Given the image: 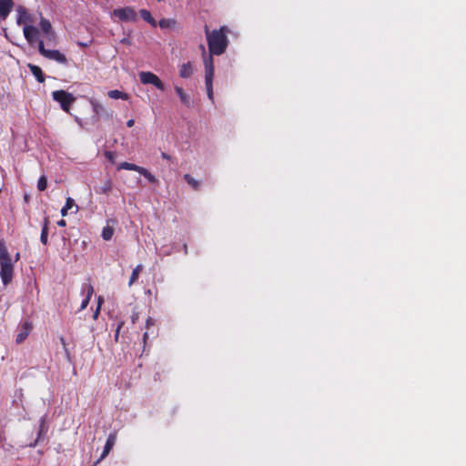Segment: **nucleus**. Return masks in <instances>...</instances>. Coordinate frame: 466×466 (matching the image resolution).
<instances>
[{"label": "nucleus", "mask_w": 466, "mask_h": 466, "mask_svg": "<svg viewBox=\"0 0 466 466\" xmlns=\"http://www.w3.org/2000/svg\"><path fill=\"white\" fill-rule=\"evenodd\" d=\"M204 29L209 52V56L204 58L205 84L208 96L210 100H213V56H221L226 52L229 43L228 38L229 29L228 26L222 25L218 29L210 30L207 25Z\"/></svg>", "instance_id": "nucleus-1"}, {"label": "nucleus", "mask_w": 466, "mask_h": 466, "mask_svg": "<svg viewBox=\"0 0 466 466\" xmlns=\"http://www.w3.org/2000/svg\"><path fill=\"white\" fill-rule=\"evenodd\" d=\"M52 97L60 104L61 108L66 113H69L70 106L76 101L75 96L65 90H56L52 92Z\"/></svg>", "instance_id": "nucleus-2"}, {"label": "nucleus", "mask_w": 466, "mask_h": 466, "mask_svg": "<svg viewBox=\"0 0 466 466\" xmlns=\"http://www.w3.org/2000/svg\"><path fill=\"white\" fill-rule=\"evenodd\" d=\"M38 51L46 58L54 60L59 64L66 65L67 58L58 50H49L45 47L43 40L38 41Z\"/></svg>", "instance_id": "nucleus-3"}, {"label": "nucleus", "mask_w": 466, "mask_h": 466, "mask_svg": "<svg viewBox=\"0 0 466 466\" xmlns=\"http://www.w3.org/2000/svg\"><path fill=\"white\" fill-rule=\"evenodd\" d=\"M14 277V262L12 259L0 261V278L5 286L10 284Z\"/></svg>", "instance_id": "nucleus-4"}, {"label": "nucleus", "mask_w": 466, "mask_h": 466, "mask_svg": "<svg viewBox=\"0 0 466 466\" xmlns=\"http://www.w3.org/2000/svg\"><path fill=\"white\" fill-rule=\"evenodd\" d=\"M140 82L144 85H153L157 89L163 91L165 89V86L160 78L152 72L143 71L139 73Z\"/></svg>", "instance_id": "nucleus-5"}, {"label": "nucleus", "mask_w": 466, "mask_h": 466, "mask_svg": "<svg viewBox=\"0 0 466 466\" xmlns=\"http://www.w3.org/2000/svg\"><path fill=\"white\" fill-rule=\"evenodd\" d=\"M113 15L121 21H136L137 13L132 7L116 8L113 11Z\"/></svg>", "instance_id": "nucleus-6"}, {"label": "nucleus", "mask_w": 466, "mask_h": 466, "mask_svg": "<svg viewBox=\"0 0 466 466\" xmlns=\"http://www.w3.org/2000/svg\"><path fill=\"white\" fill-rule=\"evenodd\" d=\"M116 436L115 433H110L106 439V444L104 446L103 452L99 459L95 462V466L99 463L102 460H104L109 452L112 451L115 443H116Z\"/></svg>", "instance_id": "nucleus-7"}, {"label": "nucleus", "mask_w": 466, "mask_h": 466, "mask_svg": "<svg viewBox=\"0 0 466 466\" xmlns=\"http://www.w3.org/2000/svg\"><path fill=\"white\" fill-rule=\"evenodd\" d=\"M38 35L39 31L36 27L33 25H25L24 27V35L31 46H33L35 42L38 43Z\"/></svg>", "instance_id": "nucleus-8"}, {"label": "nucleus", "mask_w": 466, "mask_h": 466, "mask_svg": "<svg viewBox=\"0 0 466 466\" xmlns=\"http://www.w3.org/2000/svg\"><path fill=\"white\" fill-rule=\"evenodd\" d=\"M13 0H0V20H5L14 7Z\"/></svg>", "instance_id": "nucleus-9"}, {"label": "nucleus", "mask_w": 466, "mask_h": 466, "mask_svg": "<svg viewBox=\"0 0 466 466\" xmlns=\"http://www.w3.org/2000/svg\"><path fill=\"white\" fill-rule=\"evenodd\" d=\"M32 329V324L30 322H24L20 328L18 334L16 335L15 342L17 344L22 343L29 335Z\"/></svg>", "instance_id": "nucleus-10"}, {"label": "nucleus", "mask_w": 466, "mask_h": 466, "mask_svg": "<svg viewBox=\"0 0 466 466\" xmlns=\"http://www.w3.org/2000/svg\"><path fill=\"white\" fill-rule=\"evenodd\" d=\"M113 189V182L111 179L105 180L100 186L95 187L96 194L108 195Z\"/></svg>", "instance_id": "nucleus-11"}, {"label": "nucleus", "mask_w": 466, "mask_h": 466, "mask_svg": "<svg viewBox=\"0 0 466 466\" xmlns=\"http://www.w3.org/2000/svg\"><path fill=\"white\" fill-rule=\"evenodd\" d=\"M27 66H28L30 72L33 74V76L36 78V80L39 83L45 82V76H44V73L40 66L33 65V64H28Z\"/></svg>", "instance_id": "nucleus-12"}, {"label": "nucleus", "mask_w": 466, "mask_h": 466, "mask_svg": "<svg viewBox=\"0 0 466 466\" xmlns=\"http://www.w3.org/2000/svg\"><path fill=\"white\" fill-rule=\"evenodd\" d=\"M175 91L179 96L181 103L187 107H189L191 106V100L188 94H187L182 87L177 86H175Z\"/></svg>", "instance_id": "nucleus-13"}, {"label": "nucleus", "mask_w": 466, "mask_h": 466, "mask_svg": "<svg viewBox=\"0 0 466 466\" xmlns=\"http://www.w3.org/2000/svg\"><path fill=\"white\" fill-rule=\"evenodd\" d=\"M49 218L47 217L45 218L40 236V241L44 244H47L48 239V230H49Z\"/></svg>", "instance_id": "nucleus-14"}, {"label": "nucleus", "mask_w": 466, "mask_h": 466, "mask_svg": "<svg viewBox=\"0 0 466 466\" xmlns=\"http://www.w3.org/2000/svg\"><path fill=\"white\" fill-rule=\"evenodd\" d=\"M193 74V68L190 62L185 63L181 66L179 70V76L182 78H188Z\"/></svg>", "instance_id": "nucleus-15"}, {"label": "nucleus", "mask_w": 466, "mask_h": 466, "mask_svg": "<svg viewBox=\"0 0 466 466\" xmlns=\"http://www.w3.org/2000/svg\"><path fill=\"white\" fill-rule=\"evenodd\" d=\"M74 207L76 208V211L75 212H77L78 207L76 205L75 200L72 198H67L66 200L65 206L61 209V215L63 217H66L67 215L68 211L71 208H73Z\"/></svg>", "instance_id": "nucleus-16"}, {"label": "nucleus", "mask_w": 466, "mask_h": 466, "mask_svg": "<svg viewBox=\"0 0 466 466\" xmlns=\"http://www.w3.org/2000/svg\"><path fill=\"white\" fill-rule=\"evenodd\" d=\"M143 270V265L138 264L132 271L128 286L131 287L139 278L141 271Z\"/></svg>", "instance_id": "nucleus-17"}, {"label": "nucleus", "mask_w": 466, "mask_h": 466, "mask_svg": "<svg viewBox=\"0 0 466 466\" xmlns=\"http://www.w3.org/2000/svg\"><path fill=\"white\" fill-rule=\"evenodd\" d=\"M12 259L5 243L3 239L0 240V261Z\"/></svg>", "instance_id": "nucleus-18"}, {"label": "nucleus", "mask_w": 466, "mask_h": 466, "mask_svg": "<svg viewBox=\"0 0 466 466\" xmlns=\"http://www.w3.org/2000/svg\"><path fill=\"white\" fill-rule=\"evenodd\" d=\"M107 96L112 99H128V95L127 93H124L116 89L108 91Z\"/></svg>", "instance_id": "nucleus-19"}, {"label": "nucleus", "mask_w": 466, "mask_h": 466, "mask_svg": "<svg viewBox=\"0 0 466 466\" xmlns=\"http://www.w3.org/2000/svg\"><path fill=\"white\" fill-rule=\"evenodd\" d=\"M142 167L140 166H137L136 164H133V163H129V162H122L118 165L117 167V169L118 170H121V169H126V170H132V171H137L139 173V170Z\"/></svg>", "instance_id": "nucleus-20"}, {"label": "nucleus", "mask_w": 466, "mask_h": 466, "mask_svg": "<svg viewBox=\"0 0 466 466\" xmlns=\"http://www.w3.org/2000/svg\"><path fill=\"white\" fill-rule=\"evenodd\" d=\"M139 14L142 17L143 20H145L146 22L149 23L152 26H156L157 25V22L156 20L152 17L151 14L149 11L146 10V9H141L139 11Z\"/></svg>", "instance_id": "nucleus-21"}, {"label": "nucleus", "mask_w": 466, "mask_h": 466, "mask_svg": "<svg viewBox=\"0 0 466 466\" xmlns=\"http://www.w3.org/2000/svg\"><path fill=\"white\" fill-rule=\"evenodd\" d=\"M139 174L142 175L145 178H147L152 184L158 183V180L157 179V177L151 172H149L147 168H145L143 167L140 168Z\"/></svg>", "instance_id": "nucleus-22"}, {"label": "nucleus", "mask_w": 466, "mask_h": 466, "mask_svg": "<svg viewBox=\"0 0 466 466\" xmlns=\"http://www.w3.org/2000/svg\"><path fill=\"white\" fill-rule=\"evenodd\" d=\"M114 232H115V229L113 227H110V226H106L103 228L102 229V238L104 240L106 241H108L112 238L113 235H114Z\"/></svg>", "instance_id": "nucleus-23"}, {"label": "nucleus", "mask_w": 466, "mask_h": 466, "mask_svg": "<svg viewBox=\"0 0 466 466\" xmlns=\"http://www.w3.org/2000/svg\"><path fill=\"white\" fill-rule=\"evenodd\" d=\"M184 179L194 190H198L199 188V182L197 179H195L191 175H184Z\"/></svg>", "instance_id": "nucleus-24"}, {"label": "nucleus", "mask_w": 466, "mask_h": 466, "mask_svg": "<svg viewBox=\"0 0 466 466\" xmlns=\"http://www.w3.org/2000/svg\"><path fill=\"white\" fill-rule=\"evenodd\" d=\"M176 25V20L175 19H170V18H163L161 20H159L158 22V25L161 27V28H171L173 26H175Z\"/></svg>", "instance_id": "nucleus-25"}, {"label": "nucleus", "mask_w": 466, "mask_h": 466, "mask_svg": "<svg viewBox=\"0 0 466 466\" xmlns=\"http://www.w3.org/2000/svg\"><path fill=\"white\" fill-rule=\"evenodd\" d=\"M40 27H41L42 31L46 34H49L52 31L51 23L46 18L41 19Z\"/></svg>", "instance_id": "nucleus-26"}, {"label": "nucleus", "mask_w": 466, "mask_h": 466, "mask_svg": "<svg viewBox=\"0 0 466 466\" xmlns=\"http://www.w3.org/2000/svg\"><path fill=\"white\" fill-rule=\"evenodd\" d=\"M28 20V14L24 8H19V15L17 18V24H25Z\"/></svg>", "instance_id": "nucleus-27"}, {"label": "nucleus", "mask_w": 466, "mask_h": 466, "mask_svg": "<svg viewBox=\"0 0 466 466\" xmlns=\"http://www.w3.org/2000/svg\"><path fill=\"white\" fill-rule=\"evenodd\" d=\"M47 187V178L46 176H41L37 181V189L39 191H44Z\"/></svg>", "instance_id": "nucleus-28"}, {"label": "nucleus", "mask_w": 466, "mask_h": 466, "mask_svg": "<svg viewBox=\"0 0 466 466\" xmlns=\"http://www.w3.org/2000/svg\"><path fill=\"white\" fill-rule=\"evenodd\" d=\"M59 340H60V342H61V344H62V346H63V350H64V351H65L66 358L68 360H70V352H69V350H68V348H67V345H66V342L65 338H64L63 336H61V337L59 338Z\"/></svg>", "instance_id": "nucleus-29"}, {"label": "nucleus", "mask_w": 466, "mask_h": 466, "mask_svg": "<svg viewBox=\"0 0 466 466\" xmlns=\"http://www.w3.org/2000/svg\"><path fill=\"white\" fill-rule=\"evenodd\" d=\"M105 157L111 163H115V153L114 152H112V151H106L105 152Z\"/></svg>", "instance_id": "nucleus-30"}, {"label": "nucleus", "mask_w": 466, "mask_h": 466, "mask_svg": "<svg viewBox=\"0 0 466 466\" xmlns=\"http://www.w3.org/2000/svg\"><path fill=\"white\" fill-rule=\"evenodd\" d=\"M154 325H155V320L151 317H148L146 321V329L148 330Z\"/></svg>", "instance_id": "nucleus-31"}, {"label": "nucleus", "mask_w": 466, "mask_h": 466, "mask_svg": "<svg viewBox=\"0 0 466 466\" xmlns=\"http://www.w3.org/2000/svg\"><path fill=\"white\" fill-rule=\"evenodd\" d=\"M93 293H94L93 286L90 285V284L87 285V287H86V297L89 298L91 299V297H92Z\"/></svg>", "instance_id": "nucleus-32"}, {"label": "nucleus", "mask_w": 466, "mask_h": 466, "mask_svg": "<svg viewBox=\"0 0 466 466\" xmlns=\"http://www.w3.org/2000/svg\"><path fill=\"white\" fill-rule=\"evenodd\" d=\"M89 301H90V299L86 297L85 299L81 303L80 310L85 309L87 307Z\"/></svg>", "instance_id": "nucleus-33"}, {"label": "nucleus", "mask_w": 466, "mask_h": 466, "mask_svg": "<svg viewBox=\"0 0 466 466\" xmlns=\"http://www.w3.org/2000/svg\"><path fill=\"white\" fill-rule=\"evenodd\" d=\"M100 305H97L94 314H93V319L96 320L97 318H98V315L100 313Z\"/></svg>", "instance_id": "nucleus-34"}, {"label": "nucleus", "mask_w": 466, "mask_h": 466, "mask_svg": "<svg viewBox=\"0 0 466 466\" xmlns=\"http://www.w3.org/2000/svg\"><path fill=\"white\" fill-rule=\"evenodd\" d=\"M122 325H123V323L119 324L117 329H116V334H115V339L116 340H117V339H118V335H119L120 329L122 328Z\"/></svg>", "instance_id": "nucleus-35"}, {"label": "nucleus", "mask_w": 466, "mask_h": 466, "mask_svg": "<svg viewBox=\"0 0 466 466\" xmlns=\"http://www.w3.org/2000/svg\"><path fill=\"white\" fill-rule=\"evenodd\" d=\"M132 322L135 323L138 319V313L134 312L131 316Z\"/></svg>", "instance_id": "nucleus-36"}, {"label": "nucleus", "mask_w": 466, "mask_h": 466, "mask_svg": "<svg viewBox=\"0 0 466 466\" xmlns=\"http://www.w3.org/2000/svg\"><path fill=\"white\" fill-rule=\"evenodd\" d=\"M161 157H162V158L167 159V160H170V158H171L170 156L165 152L161 153Z\"/></svg>", "instance_id": "nucleus-37"}, {"label": "nucleus", "mask_w": 466, "mask_h": 466, "mask_svg": "<svg viewBox=\"0 0 466 466\" xmlns=\"http://www.w3.org/2000/svg\"><path fill=\"white\" fill-rule=\"evenodd\" d=\"M134 125H135V120H134V119H129V120L127 122V126L128 127H132Z\"/></svg>", "instance_id": "nucleus-38"}, {"label": "nucleus", "mask_w": 466, "mask_h": 466, "mask_svg": "<svg viewBox=\"0 0 466 466\" xmlns=\"http://www.w3.org/2000/svg\"><path fill=\"white\" fill-rule=\"evenodd\" d=\"M20 257H21V256H20V253H19V252H16V253L15 254V259H14V261H13V262H14V264H15V262H17V261L20 259Z\"/></svg>", "instance_id": "nucleus-39"}, {"label": "nucleus", "mask_w": 466, "mask_h": 466, "mask_svg": "<svg viewBox=\"0 0 466 466\" xmlns=\"http://www.w3.org/2000/svg\"><path fill=\"white\" fill-rule=\"evenodd\" d=\"M148 339V332H145L144 335H143V341H144V344L147 343V340Z\"/></svg>", "instance_id": "nucleus-40"}, {"label": "nucleus", "mask_w": 466, "mask_h": 466, "mask_svg": "<svg viewBox=\"0 0 466 466\" xmlns=\"http://www.w3.org/2000/svg\"><path fill=\"white\" fill-rule=\"evenodd\" d=\"M57 225L59 227H65L66 226V221L64 219H61L60 221L57 222Z\"/></svg>", "instance_id": "nucleus-41"}, {"label": "nucleus", "mask_w": 466, "mask_h": 466, "mask_svg": "<svg viewBox=\"0 0 466 466\" xmlns=\"http://www.w3.org/2000/svg\"><path fill=\"white\" fill-rule=\"evenodd\" d=\"M103 302H104L103 298L102 297H98V299H97V305L101 306Z\"/></svg>", "instance_id": "nucleus-42"}, {"label": "nucleus", "mask_w": 466, "mask_h": 466, "mask_svg": "<svg viewBox=\"0 0 466 466\" xmlns=\"http://www.w3.org/2000/svg\"><path fill=\"white\" fill-rule=\"evenodd\" d=\"M200 48L202 49L203 55H206V48L203 45L200 46Z\"/></svg>", "instance_id": "nucleus-43"}, {"label": "nucleus", "mask_w": 466, "mask_h": 466, "mask_svg": "<svg viewBox=\"0 0 466 466\" xmlns=\"http://www.w3.org/2000/svg\"><path fill=\"white\" fill-rule=\"evenodd\" d=\"M24 199H25V202H28L29 201V197L27 195H25Z\"/></svg>", "instance_id": "nucleus-44"}, {"label": "nucleus", "mask_w": 466, "mask_h": 466, "mask_svg": "<svg viewBox=\"0 0 466 466\" xmlns=\"http://www.w3.org/2000/svg\"><path fill=\"white\" fill-rule=\"evenodd\" d=\"M79 45H80V46H87V45H86V44H85V43H81V44H79Z\"/></svg>", "instance_id": "nucleus-45"}]
</instances>
